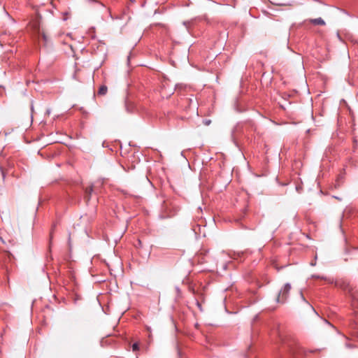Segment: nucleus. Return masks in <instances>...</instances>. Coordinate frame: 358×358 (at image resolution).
<instances>
[{
    "mask_svg": "<svg viewBox=\"0 0 358 358\" xmlns=\"http://www.w3.org/2000/svg\"><path fill=\"white\" fill-rule=\"evenodd\" d=\"M291 288L292 287L290 283H285L283 287H282L281 289L279 291L276 296L275 301L279 303H285L289 297V294L291 290Z\"/></svg>",
    "mask_w": 358,
    "mask_h": 358,
    "instance_id": "nucleus-1",
    "label": "nucleus"
},
{
    "mask_svg": "<svg viewBox=\"0 0 358 358\" xmlns=\"http://www.w3.org/2000/svg\"><path fill=\"white\" fill-rule=\"evenodd\" d=\"M335 285L338 287L341 288L344 291L348 292L350 293L352 292V289L350 283L345 280L336 281L335 282Z\"/></svg>",
    "mask_w": 358,
    "mask_h": 358,
    "instance_id": "nucleus-2",
    "label": "nucleus"
},
{
    "mask_svg": "<svg viewBox=\"0 0 358 358\" xmlns=\"http://www.w3.org/2000/svg\"><path fill=\"white\" fill-rule=\"evenodd\" d=\"M310 22L315 25H325V22L324 20L321 17L315 18V19H310Z\"/></svg>",
    "mask_w": 358,
    "mask_h": 358,
    "instance_id": "nucleus-3",
    "label": "nucleus"
},
{
    "mask_svg": "<svg viewBox=\"0 0 358 358\" xmlns=\"http://www.w3.org/2000/svg\"><path fill=\"white\" fill-rule=\"evenodd\" d=\"M124 105H125V109L128 113H131L134 110V105L131 103H130L129 101H127V99L125 100Z\"/></svg>",
    "mask_w": 358,
    "mask_h": 358,
    "instance_id": "nucleus-4",
    "label": "nucleus"
},
{
    "mask_svg": "<svg viewBox=\"0 0 358 358\" xmlns=\"http://www.w3.org/2000/svg\"><path fill=\"white\" fill-rule=\"evenodd\" d=\"M108 92V87L106 85H101L99 90H98V94L99 95H105Z\"/></svg>",
    "mask_w": 358,
    "mask_h": 358,
    "instance_id": "nucleus-5",
    "label": "nucleus"
},
{
    "mask_svg": "<svg viewBox=\"0 0 358 358\" xmlns=\"http://www.w3.org/2000/svg\"><path fill=\"white\" fill-rule=\"evenodd\" d=\"M313 278H316L324 280L327 281L330 284H332L334 282V280L333 279H331L330 278L325 277V276H320V275H313Z\"/></svg>",
    "mask_w": 358,
    "mask_h": 358,
    "instance_id": "nucleus-6",
    "label": "nucleus"
},
{
    "mask_svg": "<svg viewBox=\"0 0 358 358\" xmlns=\"http://www.w3.org/2000/svg\"><path fill=\"white\" fill-rule=\"evenodd\" d=\"M93 192V187H89L85 189V196L87 199H90L92 192Z\"/></svg>",
    "mask_w": 358,
    "mask_h": 358,
    "instance_id": "nucleus-7",
    "label": "nucleus"
},
{
    "mask_svg": "<svg viewBox=\"0 0 358 358\" xmlns=\"http://www.w3.org/2000/svg\"><path fill=\"white\" fill-rule=\"evenodd\" d=\"M132 350L133 352H136L139 350V344L138 343H134L132 346Z\"/></svg>",
    "mask_w": 358,
    "mask_h": 358,
    "instance_id": "nucleus-8",
    "label": "nucleus"
},
{
    "mask_svg": "<svg viewBox=\"0 0 358 358\" xmlns=\"http://www.w3.org/2000/svg\"><path fill=\"white\" fill-rule=\"evenodd\" d=\"M190 22L189 21H184L183 22V25L186 27V29L189 31V24H190Z\"/></svg>",
    "mask_w": 358,
    "mask_h": 358,
    "instance_id": "nucleus-9",
    "label": "nucleus"
},
{
    "mask_svg": "<svg viewBox=\"0 0 358 358\" xmlns=\"http://www.w3.org/2000/svg\"><path fill=\"white\" fill-rule=\"evenodd\" d=\"M301 299L303 300V301H304L306 303H307L308 305L310 306L309 304V303L306 301V299H305L304 296L303 295L302 292H301Z\"/></svg>",
    "mask_w": 358,
    "mask_h": 358,
    "instance_id": "nucleus-10",
    "label": "nucleus"
},
{
    "mask_svg": "<svg viewBox=\"0 0 358 358\" xmlns=\"http://www.w3.org/2000/svg\"><path fill=\"white\" fill-rule=\"evenodd\" d=\"M89 2H92V3H99V5H101V6H103V5L98 1H96V0H87Z\"/></svg>",
    "mask_w": 358,
    "mask_h": 358,
    "instance_id": "nucleus-11",
    "label": "nucleus"
},
{
    "mask_svg": "<svg viewBox=\"0 0 358 358\" xmlns=\"http://www.w3.org/2000/svg\"><path fill=\"white\" fill-rule=\"evenodd\" d=\"M204 122H205V124L208 125L210 123V120H206Z\"/></svg>",
    "mask_w": 358,
    "mask_h": 358,
    "instance_id": "nucleus-12",
    "label": "nucleus"
},
{
    "mask_svg": "<svg viewBox=\"0 0 358 358\" xmlns=\"http://www.w3.org/2000/svg\"><path fill=\"white\" fill-rule=\"evenodd\" d=\"M0 170H1V173H2L3 178H5V175H4V172H3V169H2V167H1V166H0Z\"/></svg>",
    "mask_w": 358,
    "mask_h": 358,
    "instance_id": "nucleus-13",
    "label": "nucleus"
},
{
    "mask_svg": "<svg viewBox=\"0 0 358 358\" xmlns=\"http://www.w3.org/2000/svg\"><path fill=\"white\" fill-rule=\"evenodd\" d=\"M138 245H139V246L142 245V243L140 240L138 241Z\"/></svg>",
    "mask_w": 358,
    "mask_h": 358,
    "instance_id": "nucleus-14",
    "label": "nucleus"
},
{
    "mask_svg": "<svg viewBox=\"0 0 358 358\" xmlns=\"http://www.w3.org/2000/svg\"><path fill=\"white\" fill-rule=\"evenodd\" d=\"M311 307V308L315 311V314H317V312L315 310V309L313 308V307L312 306H310Z\"/></svg>",
    "mask_w": 358,
    "mask_h": 358,
    "instance_id": "nucleus-15",
    "label": "nucleus"
},
{
    "mask_svg": "<svg viewBox=\"0 0 358 358\" xmlns=\"http://www.w3.org/2000/svg\"><path fill=\"white\" fill-rule=\"evenodd\" d=\"M311 307V308L315 311V314H317V312L315 310V309L313 308V307L312 306H310Z\"/></svg>",
    "mask_w": 358,
    "mask_h": 358,
    "instance_id": "nucleus-16",
    "label": "nucleus"
},
{
    "mask_svg": "<svg viewBox=\"0 0 358 358\" xmlns=\"http://www.w3.org/2000/svg\"><path fill=\"white\" fill-rule=\"evenodd\" d=\"M324 322H325L326 323H327L328 324L331 325V324H330L327 320H324Z\"/></svg>",
    "mask_w": 358,
    "mask_h": 358,
    "instance_id": "nucleus-17",
    "label": "nucleus"
},
{
    "mask_svg": "<svg viewBox=\"0 0 358 358\" xmlns=\"http://www.w3.org/2000/svg\"><path fill=\"white\" fill-rule=\"evenodd\" d=\"M346 346L348 347V348H352V346L350 345V344H346Z\"/></svg>",
    "mask_w": 358,
    "mask_h": 358,
    "instance_id": "nucleus-18",
    "label": "nucleus"
},
{
    "mask_svg": "<svg viewBox=\"0 0 358 358\" xmlns=\"http://www.w3.org/2000/svg\"><path fill=\"white\" fill-rule=\"evenodd\" d=\"M0 240L3 243V240L2 239L1 237H0Z\"/></svg>",
    "mask_w": 358,
    "mask_h": 358,
    "instance_id": "nucleus-19",
    "label": "nucleus"
},
{
    "mask_svg": "<svg viewBox=\"0 0 358 358\" xmlns=\"http://www.w3.org/2000/svg\"><path fill=\"white\" fill-rule=\"evenodd\" d=\"M176 88L179 87V85H176Z\"/></svg>",
    "mask_w": 358,
    "mask_h": 358,
    "instance_id": "nucleus-20",
    "label": "nucleus"
},
{
    "mask_svg": "<svg viewBox=\"0 0 358 358\" xmlns=\"http://www.w3.org/2000/svg\"><path fill=\"white\" fill-rule=\"evenodd\" d=\"M357 43H358V41H357Z\"/></svg>",
    "mask_w": 358,
    "mask_h": 358,
    "instance_id": "nucleus-21",
    "label": "nucleus"
}]
</instances>
